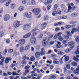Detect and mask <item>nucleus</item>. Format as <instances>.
<instances>
[{
	"label": "nucleus",
	"instance_id": "41",
	"mask_svg": "<svg viewBox=\"0 0 79 79\" xmlns=\"http://www.w3.org/2000/svg\"><path fill=\"white\" fill-rule=\"evenodd\" d=\"M64 52L65 53H69L70 52L69 48H67L65 50Z\"/></svg>",
	"mask_w": 79,
	"mask_h": 79
},
{
	"label": "nucleus",
	"instance_id": "33",
	"mask_svg": "<svg viewBox=\"0 0 79 79\" xmlns=\"http://www.w3.org/2000/svg\"><path fill=\"white\" fill-rule=\"evenodd\" d=\"M66 33L67 34V35H69V36L71 35V32L69 31H66Z\"/></svg>",
	"mask_w": 79,
	"mask_h": 79
},
{
	"label": "nucleus",
	"instance_id": "15",
	"mask_svg": "<svg viewBox=\"0 0 79 79\" xmlns=\"http://www.w3.org/2000/svg\"><path fill=\"white\" fill-rule=\"evenodd\" d=\"M11 60V58H6L5 60V63L7 64L9 62V61Z\"/></svg>",
	"mask_w": 79,
	"mask_h": 79
},
{
	"label": "nucleus",
	"instance_id": "36",
	"mask_svg": "<svg viewBox=\"0 0 79 79\" xmlns=\"http://www.w3.org/2000/svg\"><path fill=\"white\" fill-rule=\"evenodd\" d=\"M12 74L13 76H15L16 75H19V74L17 73H16L15 72H12Z\"/></svg>",
	"mask_w": 79,
	"mask_h": 79
},
{
	"label": "nucleus",
	"instance_id": "1",
	"mask_svg": "<svg viewBox=\"0 0 79 79\" xmlns=\"http://www.w3.org/2000/svg\"><path fill=\"white\" fill-rule=\"evenodd\" d=\"M41 11V10L39 8H36L33 10V12L34 13L36 18H39L41 17V14H40V12Z\"/></svg>",
	"mask_w": 79,
	"mask_h": 79
},
{
	"label": "nucleus",
	"instance_id": "35",
	"mask_svg": "<svg viewBox=\"0 0 79 79\" xmlns=\"http://www.w3.org/2000/svg\"><path fill=\"white\" fill-rule=\"evenodd\" d=\"M47 63H49V64H52V60H47Z\"/></svg>",
	"mask_w": 79,
	"mask_h": 79
},
{
	"label": "nucleus",
	"instance_id": "31",
	"mask_svg": "<svg viewBox=\"0 0 79 79\" xmlns=\"http://www.w3.org/2000/svg\"><path fill=\"white\" fill-rule=\"evenodd\" d=\"M58 39L60 41H63L64 40V38H63V37H61V36H59L58 38Z\"/></svg>",
	"mask_w": 79,
	"mask_h": 79
},
{
	"label": "nucleus",
	"instance_id": "14",
	"mask_svg": "<svg viewBox=\"0 0 79 79\" xmlns=\"http://www.w3.org/2000/svg\"><path fill=\"white\" fill-rule=\"evenodd\" d=\"M66 55L64 57V62L66 63L67 61H69V57L68 56H67V55Z\"/></svg>",
	"mask_w": 79,
	"mask_h": 79
},
{
	"label": "nucleus",
	"instance_id": "23",
	"mask_svg": "<svg viewBox=\"0 0 79 79\" xmlns=\"http://www.w3.org/2000/svg\"><path fill=\"white\" fill-rule=\"evenodd\" d=\"M24 10V7L23 6H21L19 8V10L20 11H23Z\"/></svg>",
	"mask_w": 79,
	"mask_h": 79
},
{
	"label": "nucleus",
	"instance_id": "54",
	"mask_svg": "<svg viewBox=\"0 0 79 79\" xmlns=\"http://www.w3.org/2000/svg\"><path fill=\"white\" fill-rule=\"evenodd\" d=\"M27 1H26V0H23L22 1V3H23V4H26V2H27Z\"/></svg>",
	"mask_w": 79,
	"mask_h": 79
},
{
	"label": "nucleus",
	"instance_id": "46",
	"mask_svg": "<svg viewBox=\"0 0 79 79\" xmlns=\"http://www.w3.org/2000/svg\"><path fill=\"white\" fill-rule=\"evenodd\" d=\"M68 42V40H64L62 41V43L63 44H66V43Z\"/></svg>",
	"mask_w": 79,
	"mask_h": 79
},
{
	"label": "nucleus",
	"instance_id": "25",
	"mask_svg": "<svg viewBox=\"0 0 79 79\" xmlns=\"http://www.w3.org/2000/svg\"><path fill=\"white\" fill-rule=\"evenodd\" d=\"M47 23L44 22L42 23L41 25L42 27H45L47 25Z\"/></svg>",
	"mask_w": 79,
	"mask_h": 79
},
{
	"label": "nucleus",
	"instance_id": "30",
	"mask_svg": "<svg viewBox=\"0 0 79 79\" xmlns=\"http://www.w3.org/2000/svg\"><path fill=\"white\" fill-rule=\"evenodd\" d=\"M67 5L68 6V11H69V10H71V6L69 5V3H68L67 4Z\"/></svg>",
	"mask_w": 79,
	"mask_h": 79
},
{
	"label": "nucleus",
	"instance_id": "32",
	"mask_svg": "<svg viewBox=\"0 0 79 79\" xmlns=\"http://www.w3.org/2000/svg\"><path fill=\"white\" fill-rule=\"evenodd\" d=\"M13 52V49H9L8 50V52L9 53H11Z\"/></svg>",
	"mask_w": 79,
	"mask_h": 79
},
{
	"label": "nucleus",
	"instance_id": "59",
	"mask_svg": "<svg viewBox=\"0 0 79 79\" xmlns=\"http://www.w3.org/2000/svg\"><path fill=\"white\" fill-rule=\"evenodd\" d=\"M23 59L24 60H25L26 59V56L25 55H23Z\"/></svg>",
	"mask_w": 79,
	"mask_h": 79
},
{
	"label": "nucleus",
	"instance_id": "50",
	"mask_svg": "<svg viewBox=\"0 0 79 79\" xmlns=\"http://www.w3.org/2000/svg\"><path fill=\"white\" fill-rule=\"evenodd\" d=\"M29 68H30V66H29V65L25 67V69L26 70L29 69Z\"/></svg>",
	"mask_w": 79,
	"mask_h": 79
},
{
	"label": "nucleus",
	"instance_id": "47",
	"mask_svg": "<svg viewBox=\"0 0 79 79\" xmlns=\"http://www.w3.org/2000/svg\"><path fill=\"white\" fill-rule=\"evenodd\" d=\"M51 6H51V5H48L47 7V10H50L51 8Z\"/></svg>",
	"mask_w": 79,
	"mask_h": 79
},
{
	"label": "nucleus",
	"instance_id": "22",
	"mask_svg": "<svg viewBox=\"0 0 79 79\" xmlns=\"http://www.w3.org/2000/svg\"><path fill=\"white\" fill-rule=\"evenodd\" d=\"M64 54V53L62 51H59L57 53V55H60V56H61V55H63Z\"/></svg>",
	"mask_w": 79,
	"mask_h": 79
},
{
	"label": "nucleus",
	"instance_id": "19",
	"mask_svg": "<svg viewBox=\"0 0 79 79\" xmlns=\"http://www.w3.org/2000/svg\"><path fill=\"white\" fill-rule=\"evenodd\" d=\"M29 48H30V46L29 45H27L25 46V50L27 51V50H29Z\"/></svg>",
	"mask_w": 79,
	"mask_h": 79
},
{
	"label": "nucleus",
	"instance_id": "43",
	"mask_svg": "<svg viewBox=\"0 0 79 79\" xmlns=\"http://www.w3.org/2000/svg\"><path fill=\"white\" fill-rule=\"evenodd\" d=\"M56 76H55V75H52L51 76V78H52V79H56Z\"/></svg>",
	"mask_w": 79,
	"mask_h": 79
},
{
	"label": "nucleus",
	"instance_id": "26",
	"mask_svg": "<svg viewBox=\"0 0 79 79\" xmlns=\"http://www.w3.org/2000/svg\"><path fill=\"white\" fill-rule=\"evenodd\" d=\"M66 67L67 69H70L71 66H70V64H67L66 65Z\"/></svg>",
	"mask_w": 79,
	"mask_h": 79
},
{
	"label": "nucleus",
	"instance_id": "34",
	"mask_svg": "<svg viewBox=\"0 0 79 79\" xmlns=\"http://www.w3.org/2000/svg\"><path fill=\"white\" fill-rule=\"evenodd\" d=\"M44 18L45 21H47L48 19V17L46 15L44 17Z\"/></svg>",
	"mask_w": 79,
	"mask_h": 79
},
{
	"label": "nucleus",
	"instance_id": "57",
	"mask_svg": "<svg viewBox=\"0 0 79 79\" xmlns=\"http://www.w3.org/2000/svg\"><path fill=\"white\" fill-rule=\"evenodd\" d=\"M6 42L7 43V44H9L10 42V40L9 39H6Z\"/></svg>",
	"mask_w": 79,
	"mask_h": 79
},
{
	"label": "nucleus",
	"instance_id": "5",
	"mask_svg": "<svg viewBox=\"0 0 79 79\" xmlns=\"http://www.w3.org/2000/svg\"><path fill=\"white\" fill-rule=\"evenodd\" d=\"M31 13L29 12V13L27 12H25L24 14V16L25 18H30L32 17L31 15Z\"/></svg>",
	"mask_w": 79,
	"mask_h": 79
},
{
	"label": "nucleus",
	"instance_id": "2",
	"mask_svg": "<svg viewBox=\"0 0 79 79\" xmlns=\"http://www.w3.org/2000/svg\"><path fill=\"white\" fill-rule=\"evenodd\" d=\"M30 42L32 45H35L37 42V40L35 37H32L30 40Z\"/></svg>",
	"mask_w": 79,
	"mask_h": 79
},
{
	"label": "nucleus",
	"instance_id": "18",
	"mask_svg": "<svg viewBox=\"0 0 79 79\" xmlns=\"http://www.w3.org/2000/svg\"><path fill=\"white\" fill-rule=\"evenodd\" d=\"M53 63H54V64H59V62L56 59H55L53 61Z\"/></svg>",
	"mask_w": 79,
	"mask_h": 79
},
{
	"label": "nucleus",
	"instance_id": "52",
	"mask_svg": "<svg viewBox=\"0 0 79 79\" xmlns=\"http://www.w3.org/2000/svg\"><path fill=\"white\" fill-rule=\"evenodd\" d=\"M31 3L32 5H35V1L34 0H32L31 1Z\"/></svg>",
	"mask_w": 79,
	"mask_h": 79
},
{
	"label": "nucleus",
	"instance_id": "7",
	"mask_svg": "<svg viewBox=\"0 0 79 79\" xmlns=\"http://www.w3.org/2000/svg\"><path fill=\"white\" fill-rule=\"evenodd\" d=\"M31 23H29V24H25L23 27V29L24 30H27L29 29L31 26Z\"/></svg>",
	"mask_w": 79,
	"mask_h": 79
},
{
	"label": "nucleus",
	"instance_id": "8",
	"mask_svg": "<svg viewBox=\"0 0 79 79\" xmlns=\"http://www.w3.org/2000/svg\"><path fill=\"white\" fill-rule=\"evenodd\" d=\"M25 42L26 41H25V40L24 39H21L19 41V44L20 45H24Z\"/></svg>",
	"mask_w": 79,
	"mask_h": 79
},
{
	"label": "nucleus",
	"instance_id": "21",
	"mask_svg": "<svg viewBox=\"0 0 79 79\" xmlns=\"http://www.w3.org/2000/svg\"><path fill=\"white\" fill-rule=\"evenodd\" d=\"M73 59V60H74L75 61H76L77 62H79V59L77 58L76 56H74Z\"/></svg>",
	"mask_w": 79,
	"mask_h": 79
},
{
	"label": "nucleus",
	"instance_id": "55",
	"mask_svg": "<svg viewBox=\"0 0 79 79\" xmlns=\"http://www.w3.org/2000/svg\"><path fill=\"white\" fill-rule=\"evenodd\" d=\"M6 53H7V50L6 49H5L4 50V52H3V54L4 55H5Z\"/></svg>",
	"mask_w": 79,
	"mask_h": 79
},
{
	"label": "nucleus",
	"instance_id": "45",
	"mask_svg": "<svg viewBox=\"0 0 79 79\" xmlns=\"http://www.w3.org/2000/svg\"><path fill=\"white\" fill-rule=\"evenodd\" d=\"M4 33L3 31H0V37H2Z\"/></svg>",
	"mask_w": 79,
	"mask_h": 79
},
{
	"label": "nucleus",
	"instance_id": "17",
	"mask_svg": "<svg viewBox=\"0 0 79 79\" xmlns=\"http://www.w3.org/2000/svg\"><path fill=\"white\" fill-rule=\"evenodd\" d=\"M40 52H36L35 54V56L36 58H39V57H40Z\"/></svg>",
	"mask_w": 79,
	"mask_h": 79
},
{
	"label": "nucleus",
	"instance_id": "29",
	"mask_svg": "<svg viewBox=\"0 0 79 79\" xmlns=\"http://www.w3.org/2000/svg\"><path fill=\"white\" fill-rule=\"evenodd\" d=\"M34 60H35V57H34V56H31L30 58V60L31 61H34Z\"/></svg>",
	"mask_w": 79,
	"mask_h": 79
},
{
	"label": "nucleus",
	"instance_id": "49",
	"mask_svg": "<svg viewBox=\"0 0 79 79\" xmlns=\"http://www.w3.org/2000/svg\"><path fill=\"white\" fill-rule=\"evenodd\" d=\"M56 47L57 48H60L61 47V45H59V44H57L56 45Z\"/></svg>",
	"mask_w": 79,
	"mask_h": 79
},
{
	"label": "nucleus",
	"instance_id": "13",
	"mask_svg": "<svg viewBox=\"0 0 79 79\" xmlns=\"http://www.w3.org/2000/svg\"><path fill=\"white\" fill-rule=\"evenodd\" d=\"M19 51L21 53H23V52H24V51H25V48H24V47L23 46L20 47L19 48Z\"/></svg>",
	"mask_w": 79,
	"mask_h": 79
},
{
	"label": "nucleus",
	"instance_id": "42",
	"mask_svg": "<svg viewBox=\"0 0 79 79\" xmlns=\"http://www.w3.org/2000/svg\"><path fill=\"white\" fill-rule=\"evenodd\" d=\"M57 8H58V5H57L56 4H55L54 5V10H56V9H57Z\"/></svg>",
	"mask_w": 79,
	"mask_h": 79
},
{
	"label": "nucleus",
	"instance_id": "37",
	"mask_svg": "<svg viewBox=\"0 0 79 79\" xmlns=\"http://www.w3.org/2000/svg\"><path fill=\"white\" fill-rule=\"evenodd\" d=\"M75 40L77 42H79V37L77 36V38H75Z\"/></svg>",
	"mask_w": 79,
	"mask_h": 79
},
{
	"label": "nucleus",
	"instance_id": "60",
	"mask_svg": "<svg viewBox=\"0 0 79 79\" xmlns=\"http://www.w3.org/2000/svg\"><path fill=\"white\" fill-rule=\"evenodd\" d=\"M40 52H45V49L44 48H41V51Z\"/></svg>",
	"mask_w": 79,
	"mask_h": 79
},
{
	"label": "nucleus",
	"instance_id": "39",
	"mask_svg": "<svg viewBox=\"0 0 79 79\" xmlns=\"http://www.w3.org/2000/svg\"><path fill=\"white\" fill-rule=\"evenodd\" d=\"M27 63V62H26V60H23L22 62V64H26Z\"/></svg>",
	"mask_w": 79,
	"mask_h": 79
},
{
	"label": "nucleus",
	"instance_id": "53",
	"mask_svg": "<svg viewBox=\"0 0 79 79\" xmlns=\"http://www.w3.org/2000/svg\"><path fill=\"white\" fill-rule=\"evenodd\" d=\"M77 71H74L73 73L75 74H76L77 75L78 74H79V72H77Z\"/></svg>",
	"mask_w": 79,
	"mask_h": 79
},
{
	"label": "nucleus",
	"instance_id": "4",
	"mask_svg": "<svg viewBox=\"0 0 79 79\" xmlns=\"http://www.w3.org/2000/svg\"><path fill=\"white\" fill-rule=\"evenodd\" d=\"M47 38L45 37L43 41H42V45L44 47H46L48 45V42L47 41Z\"/></svg>",
	"mask_w": 79,
	"mask_h": 79
},
{
	"label": "nucleus",
	"instance_id": "48",
	"mask_svg": "<svg viewBox=\"0 0 79 79\" xmlns=\"http://www.w3.org/2000/svg\"><path fill=\"white\" fill-rule=\"evenodd\" d=\"M5 57H2L1 58V60H2V62L4 63L5 62Z\"/></svg>",
	"mask_w": 79,
	"mask_h": 79
},
{
	"label": "nucleus",
	"instance_id": "56",
	"mask_svg": "<svg viewBox=\"0 0 79 79\" xmlns=\"http://www.w3.org/2000/svg\"><path fill=\"white\" fill-rule=\"evenodd\" d=\"M76 14L75 13H73L71 14V16H72V17H74V16H76Z\"/></svg>",
	"mask_w": 79,
	"mask_h": 79
},
{
	"label": "nucleus",
	"instance_id": "12",
	"mask_svg": "<svg viewBox=\"0 0 79 79\" xmlns=\"http://www.w3.org/2000/svg\"><path fill=\"white\" fill-rule=\"evenodd\" d=\"M31 33H29L27 34L23 35V39H27V38H28V37H29L31 36Z\"/></svg>",
	"mask_w": 79,
	"mask_h": 79
},
{
	"label": "nucleus",
	"instance_id": "27",
	"mask_svg": "<svg viewBox=\"0 0 79 79\" xmlns=\"http://www.w3.org/2000/svg\"><path fill=\"white\" fill-rule=\"evenodd\" d=\"M71 64L72 65L74 66H76L77 65V63L75 62H73Z\"/></svg>",
	"mask_w": 79,
	"mask_h": 79
},
{
	"label": "nucleus",
	"instance_id": "20",
	"mask_svg": "<svg viewBox=\"0 0 79 79\" xmlns=\"http://www.w3.org/2000/svg\"><path fill=\"white\" fill-rule=\"evenodd\" d=\"M10 3H11V0H9L6 3L5 6H9V5H10Z\"/></svg>",
	"mask_w": 79,
	"mask_h": 79
},
{
	"label": "nucleus",
	"instance_id": "58",
	"mask_svg": "<svg viewBox=\"0 0 79 79\" xmlns=\"http://www.w3.org/2000/svg\"><path fill=\"white\" fill-rule=\"evenodd\" d=\"M58 19H63V16H60L58 17Z\"/></svg>",
	"mask_w": 79,
	"mask_h": 79
},
{
	"label": "nucleus",
	"instance_id": "3",
	"mask_svg": "<svg viewBox=\"0 0 79 79\" xmlns=\"http://www.w3.org/2000/svg\"><path fill=\"white\" fill-rule=\"evenodd\" d=\"M74 44H75V43L73 42H70L68 43V44H65L64 45L65 46V47H66L67 46H69V47H70L71 48H73V47H74Z\"/></svg>",
	"mask_w": 79,
	"mask_h": 79
},
{
	"label": "nucleus",
	"instance_id": "51",
	"mask_svg": "<svg viewBox=\"0 0 79 79\" xmlns=\"http://www.w3.org/2000/svg\"><path fill=\"white\" fill-rule=\"evenodd\" d=\"M40 48V46L39 45H36L35 47V48L37 50H39V49Z\"/></svg>",
	"mask_w": 79,
	"mask_h": 79
},
{
	"label": "nucleus",
	"instance_id": "62",
	"mask_svg": "<svg viewBox=\"0 0 79 79\" xmlns=\"http://www.w3.org/2000/svg\"><path fill=\"white\" fill-rule=\"evenodd\" d=\"M10 66H11V68H13V67H15V64H11L10 65Z\"/></svg>",
	"mask_w": 79,
	"mask_h": 79
},
{
	"label": "nucleus",
	"instance_id": "28",
	"mask_svg": "<svg viewBox=\"0 0 79 79\" xmlns=\"http://www.w3.org/2000/svg\"><path fill=\"white\" fill-rule=\"evenodd\" d=\"M69 35H64V38L65 39H66V40H68L69 39Z\"/></svg>",
	"mask_w": 79,
	"mask_h": 79
},
{
	"label": "nucleus",
	"instance_id": "44",
	"mask_svg": "<svg viewBox=\"0 0 79 79\" xmlns=\"http://www.w3.org/2000/svg\"><path fill=\"white\" fill-rule=\"evenodd\" d=\"M76 23H77V22L75 21L70 22V24H76Z\"/></svg>",
	"mask_w": 79,
	"mask_h": 79
},
{
	"label": "nucleus",
	"instance_id": "10",
	"mask_svg": "<svg viewBox=\"0 0 79 79\" xmlns=\"http://www.w3.org/2000/svg\"><path fill=\"white\" fill-rule=\"evenodd\" d=\"M77 31H79V27H78L77 28H73L71 31V34H74V32H77Z\"/></svg>",
	"mask_w": 79,
	"mask_h": 79
},
{
	"label": "nucleus",
	"instance_id": "6",
	"mask_svg": "<svg viewBox=\"0 0 79 79\" xmlns=\"http://www.w3.org/2000/svg\"><path fill=\"white\" fill-rule=\"evenodd\" d=\"M21 25V23L19 21H16L14 23L13 26L16 28L19 27Z\"/></svg>",
	"mask_w": 79,
	"mask_h": 79
},
{
	"label": "nucleus",
	"instance_id": "64",
	"mask_svg": "<svg viewBox=\"0 0 79 79\" xmlns=\"http://www.w3.org/2000/svg\"><path fill=\"white\" fill-rule=\"evenodd\" d=\"M66 79H72V77H67Z\"/></svg>",
	"mask_w": 79,
	"mask_h": 79
},
{
	"label": "nucleus",
	"instance_id": "40",
	"mask_svg": "<svg viewBox=\"0 0 79 79\" xmlns=\"http://www.w3.org/2000/svg\"><path fill=\"white\" fill-rule=\"evenodd\" d=\"M71 27V26L69 25H66L65 26V28L66 29H69Z\"/></svg>",
	"mask_w": 79,
	"mask_h": 79
},
{
	"label": "nucleus",
	"instance_id": "9",
	"mask_svg": "<svg viewBox=\"0 0 79 79\" xmlns=\"http://www.w3.org/2000/svg\"><path fill=\"white\" fill-rule=\"evenodd\" d=\"M10 19V15H6L4 16V20L5 21H7Z\"/></svg>",
	"mask_w": 79,
	"mask_h": 79
},
{
	"label": "nucleus",
	"instance_id": "24",
	"mask_svg": "<svg viewBox=\"0 0 79 79\" xmlns=\"http://www.w3.org/2000/svg\"><path fill=\"white\" fill-rule=\"evenodd\" d=\"M15 3H13L12 4H11L10 6V8H11V9H14L15 8Z\"/></svg>",
	"mask_w": 79,
	"mask_h": 79
},
{
	"label": "nucleus",
	"instance_id": "38",
	"mask_svg": "<svg viewBox=\"0 0 79 79\" xmlns=\"http://www.w3.org/2000/svg\"><path fill=\"white\" fill-rule=\"evenodd\" d=\"M40 53L41 55H45V53H46L45 52H40Z\"/></svg>",
	"mask_w": 79,
	"mask_h": 79
},
{
	"label": "nucleus",
	"instance_id": "61",
	"mask_svg": "<svg viewBox=\"0 0 79 79\" xmlns=\"http://www.w3.org/2000/svg\"><path fill=\"white\" fill-rule=\"evenodd\" d=\"M47 2H48V3H49V4H50V3H52V0H48V1H47Z\"/></svg>",
	"mask_w": 79,
	"mask_h": 79
},
{
	"label": "nucleus",
	"instance_id": "11",
	"mask_svg": "<svg viewBox=\"0 0 79 79\" xmlns=\"http://www.w3.org/2000/svg\"><path fill=\"white\" fill-rule=\"evenodd\" d=\"M37 30V28H35L34 29L33 31H31V34H32V35L33 36H35L36 35H37V33H35V32H35V31H36Z\"/></svg>",
	"mask_w": 79,
	"mask_h": 79
},
{
	"label": "nucleus",
	"instance_id": "16",
	"mask_svg": "<svg viewBox=\"0 0 79 79\" xmlns=\"http://www.w3.org/2000/svg\"><path fill=\"white\" fill-rule=\"evenodd\" d=\"M75 55H79V45L77 47V50L75 52Z\"/></svg>",
	"mask_w": 79,
	"mask_h": 79
},
{
	"label": "nucleus",
	"instance_id": "63",
	"mask_svg": "<svg viewBox=\"0 0 79 79\" xmlns=\"http://www.w3.org/2000/svg\"><path fill=\"white\" fill-rule=\"evenodd\" d=\"M60 28H56L55 29V31H56V32H57V31H60Z\"/></svg>",
	"mask_w": 79,
	"mask_h": 79
}]
</instances>
